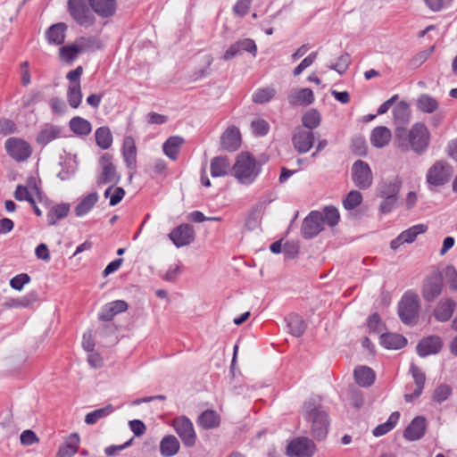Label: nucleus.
<instances>
[{
  "instance_id": "obj_1",
  "label": "nucleus",
  "mask_w": 457,
  "mask_h": 457,
  "mask_svg": "<svg viewBox=\"0 0 457 457\" xmlns=\"http://www.w3.org/2000/svg\"><path fill=\"white\" fill-rule=\"evenodd\" d=\"M429 131L425 124L415 123L407 133L403 127H396L395 131L394 145L402 152L410 148L415 153H423L429 145Z\"/></svg>"
},
{
  "instance_id": "obj_2",
  "label": "nucleus",
  "mask_w": 457,
  "mask_h": 457,
  "mask_svg": "<svg viewBox=\"0 0 457 457\" xmlns=\"http://www.w3.org/2000/svg\"><path fill=\"white\" fill-rule=\"evenodd\" d=\"M235 178L244 185L252 184L260 173V166L249 153H241L233 166Z\"/></svg>"
},
{
  "instance_id": "obj_3",
  "label": "nucleus",
  "mask_w": 457,
  "mask_h": 457,
  "mask_svg": "<svg viewBox=\"0 0 457 457\" xmlns=\"http://www.w3.org/2000/svg\"><path fill=\"white\" fill-rule=\"evenodd\" d=\"M303 408L307 413L308 420L312 423L313 436L318 439L324 438L328 428L327 412L320 406H316L312 401L306 402Z\"/></svg>"
},
{
  "instance_id": "obj_4",
  "label": "nucleus",
  "mask_w": 457,
  "mask_h": 457,
  "mask_svg": "<svg viewBox=\"0 0 457 457\" xmlns=\"http://www.w3.org/2000/svg\"><path fill=\"white\" fill-rule=\"evenodd\" d=\"M420 308L419 295L414 291H407L402 297L398 305V314L404 324H412L416 321Z\"/></svg>"
},
{
  "instance_id": "obj_5",
  "label": "nucleus",
  "mask_w": 457,
  "mask_h": 457,
  "mask_svg": "<svg viewBox=\"0 0 457 457\" xmlns=\"http://www.w3.org/2000/svg\"><path fill=\"white\" fill-rule=\"evenodd\" d=\"M443 289V275L438 270H434L424 278L420 293L424 301L432 303L442 294Z\"/></svg>"
},
{
  "instance_id": "obj_6",
  "label": "nucleus",
  "mask_w": 457,
  "mask_h": 457,
  "mask_svg": "<svg viewBox=\"0 0 457 457\" xmlns=\"http://www.w3.org/2000/svg\"><path fill=\"white\" fill-rule=\"evenodd\" d=\"M172 427L185 446L192 447L195 445L196 434L195 432L193 423L188 418L180 416L174 419L172 421Z\"/></svg>"
},
{
  "instance_id": "obj_7",
  "label": "nucleus",
  "mask_w": 457,
  "mask_h": 457,
  "mask_svg": "<svg viewBox=\"0 0 457 457\" xmlns=\"http://www.w3.org/2000/svg\"><path fill=\"white\" fill-rule=\"evenodd\" d=\"M68 7L71 15L79 25L89 27L94 24L95 17L85 0H69Z\"/></svg>"
},
{
  "instance_id": "obj_8",
  "label": "nucleus",
  "mask_w": 457,
  "mask_h": 457,
  "mask_svg": "<svg viewBox=\"0 0 457 457\" xmlns=\"http://www.w3.org/2000/svg\"><path fill=\"white\" fill-rule=\"evenodd\" d=\"M352 179L360 189L369 188L373 182V175L369 164L361 160L356 161L352 167Z\"/></svg>"
},
{
  "instance_id": "obj_9",
  "label": "nucleus",
  "mask_w": 457,
  "mask_h": 457,
  "mask_svg": "<svg viewBox=\"0 0 457 457\" xmlns=\"http://www.w3.org/2000/svg\"><path fill=\"white\" fill-rule=\"evenodd\" d=\"M452 173L453 170L449 164L438 161L428 170L427 181L432 186H442L449 180Z\"/></svg>"
},
{
  "instance_id": "obj_10",
  "label": "nucleus",
  "mask_w": 457,
  "mask_h": 457,
  "mask_svg": "<svg viewBox=\"0 0 457 457\" xmlns=\"http://www.w3.org/2000/svg\"><path fill=\"white\" fill-rule=\"evenodd\" d=\"M316 450L314 443L307 437H299L289 443L287 453L290 457H311Z\"/></svg>"
},
{
  "instance_id": "obj_11",
  "label": "nucleus",
  "mask_w": 457,
  "mask_h": 457,
  "mask_svg": "<svg viewBox=\"0 0 457 457\" xmlns=\"http://www.w3.org/2000/svg\"><path fill=\"white\" fill-rule=\"evenodd\" d=\"M169 238L178 247L188 245L195 240L194 228L189 224H181L173 228Z\"/></svg>"
},
{
  "instance_id": "obj_12",
  "label": "nucleus",
  "mask_w": 457,
  "mask_h": 457,
  "mask_svg": "<svg viewBox=\"0 0 457 457\" xmlns=\"http://www.w3.org/2000/svg\"><path fill=\"white\" fill-rule=\"evenodd\" d=\"M323 228L321 213L320 212H312L303 220L301 230L304 238H312L323 230Z\"/></svg>"
},
{
  "instance_id": "obj_13",
  "label": "nucleus",
  "mask_w": 457,
  "mask_h": 457,
  "mask_svg": "<svg viewBox=\"0 0 457 457\" xmlns=\"http://www.w3.org/2000/svg\"><path fill=\"white\" fill-rule=\"evenodd\" d=\"M4 147L8 154L18 162L25 161L29 157V145L23 139L10 137L5 141Z\"/></svg>"
},
{
  "instance_id": "obj_14",
  "label": "nucleus",
  "mask_w": 457,
  "mask_h": 457,
  "mask_svg": "<svg viewBox=\"0 0 457 457\" xmlns=\"http://www.w3.org/2000/svg\"><path fill=\"white\" fill-rule=\"evenodd\" d=\"M292 141L295 150L300 154H304L312 147L314 134L311 130L298 127L293 134Z\"/></svg>"
},
{
  "instance_id": "obj_15",
  "label": "nucleus",
  "mask_w": 457,
  "mask_h": 457,
  "mask_svg": "<svg viewBox=\"0 0 457 457\" xmlns=\"http://www.w3.org/2000/svg\"><path fill=\"white\" fill-rule=\"evenodd\" d=\"M101 173L98 177V184L117 183L120 179L116 169L112 162V156L104 154L100 159Z\"/></svg>"
},
{
  "instance_id": "obj_16",
  "label": "nucleus",
  "mask_w": 457,
  "mask_h": 457,
  "mask_svg": "<svg viewBox=\"0 0 457 457\" xmlns=\"http://www.w3.org/2000/svg\"><path fill=\"white\" fill-rule=\"evenodd\" d=\"M242 138L239 129L234 125L228 126L220 137V145L228 152L237 151L241 145Z\"/></svg>"
},
{
  "instance_id": "obj_17",
  "label": "nucleus",
  "mask_w": 457,
  "mask_h": 457,
  "mask_svg": "<svg viewBox=\"0 0 457 457\" xmlns=\"http://www.w3.org/2000/svg\"><path fill=\"white\" fill-rule=\"evenodd\" d=\"M427 430V420L423 416L415 417L403 431V437L408 441L420 439Z\"/></svg>"
},
{
  "instance_id": "obj_18",
  "label": "nucleus",
  "mask_w": 457,
  "mask_h": 457,
  "mask_svg": "<svg viewBox=\"0 0 457 457\" xmlns=\"http://www.w3.org/2000/svg\"><path fill=\"white\" fill-rule=\"evenodd\" d=\"M93 12L105 19L112 17L117 11V0H87Z\"/></svg>"
},
{
  "instance_id": "obj_19",
  "label": "nucleus",
  "mask_w": 457,
  "mask_h": 457,
  "mask_svg": "<svg viewBox=\"0 0 457 457\" xmlns=\"http://www.w3.org/2000/svg\"><path fill=\"white\" fill-rule=\"evenodd\" d=\"M410 371L415 383V388L412 393L404 395L407 403H412L420 397L426 382L425 373L414 363L411 364Z\"/></svg>"
},
{
  "instance_id": "obj_20",
  "label": "nucleus",
  "mask_w": 457,
  "mask_h": 457,
  "mask_svg": "<svg viewBox=\"0 0 457 457\" xmlns=\"http://www.w3.org/2000/svg\"><path fill=\"white\" fill-rule=\"evenodd\" d=\"M291 106H308L314 102V95L310 88L293 89L287 96Z\"/></svg>"
},
{
  "instance_id": "obj_21",
  "label": "nucleus",
  "mask_w": 457,
  "mask_h": 457,
  "mask_svg": "<svg viewBox=\"0 0 457 457\" xmlns=\"http://www.w3.org/2000/svg\"><path fill=\"white\" fill-rule=\"evenodd\" d=\"M442 348V341L437 336L423 338L417 345V353L420 357L437 353Z\"/></svg>"
},
{
  "instance_id": "obj_22",
  "label": "nucleus",
  "mask_w": 457,
  "mask_h": 457,
  "mask_svg": "<svg viewBox=\"0 0 457 457\" xmlns=\"http://www.w3.org/2000/svg\"><path fill=\"white\" fill-rule=\"evenodd\" d=\"M456 308V303L452 298L440 300L434 309L433 315L439 322H445L451 319Z\"/></svg>"
},
{
  "instance_id": "obj_23",
  "label": "nucleus",
  "mask_w": 457,
  "mask_h": 457,
  "mask_svg": "<svg viewBox=\"0 0 457 457\" xmlns=\"http://www.w3.org/2000/svg\"><path fill=\"white\" fill-rule=\"evenodd\" d=\"M80 437L78 433H71L60 445L56 457H73L79 451Z\"/></svg>"
},
{
  "instance_id": "obj_24",
  "label": "nucleus",
  "mask_w": 457,
  "mask_h": 457,
  "mask_svg": "<svg viewBox=\"0 0 457 457\" xmlns=\"http://www.w3.org/2000/svg\"><path fill=\"white\" fill-rule=\"evenodd\" d=\"M40 181H37L35 178H30V206L33 207L35 213L37 216L42 214L41 210L37 206V203L47 205V199L40 187Z\"/></svg>"
},
{
  "instance_id": "obj_25",
  "label": "nucleus",
  "mask_w": 457,
  "mask_h": 457,
  "mask_svg": "<svg viewBox=\"0 0 457 457\" xmlns=\"http://www.w3.org/2000/svg\"><path fill=\"white\" fill-rule=\"evenodd\" d=\"M128 307V303L123 300L111 302L103 307L99 313V320L109 321L112 320L115 315L127 311Z\"/></svg>"
},
{
  "instance_id": "obj_26",
  "label": "nucleus",
  "mask_w": 457,
  "mask_h": 457,
  "mask_svg": "<svg viewBox=\"0 0 457 457\" xmlns=\"http://www.w3.org/2000/svg\"><path fill=\"white\" fill-rule=\"evenodd\" d=\"M122 155L127 166L135 169L137 163V147L132 137L127 136L123 140Z\"/></svg>"
},
{
  "instance_id": "obj_27",
  "label": "nucleus",
  "mask_w": 457,
  "mask_h": 457,
  "mask_svg": "<svg viewBox=\"0 0 457 457\" xmlns=\"http://www.w3.org/2000/svg\"><path fill=\"white\" fill-rule=\"evenodd\" d=\"M391 139V130L385 126L376 127L370 134V143L377 148L386 146Z\"/></svg>"
},
{
  "instance_id": "obj_28",
  "label": "nucleus",
  "mask_w": 457,
  "mask_h": 457,
  "mask_svg": "<svg viewBox=\"0 0 457 457\" xmlns=\"http://www.w3.org/2000/svg\"><path fill=\"white\" fill-rule=\"evenodd\" d=\"M180 448V445L176 436L169 435L164 436L160 442V453L163 457H172L176 455Z\"/></svg>"
},
{
  "instance_id": "obj_29",
  "label": "nucleus",
  "mask_w": 457,
  "mask_h": 457,
  "mask_svg": "<svg viewBox=\"0 0 457 457\" xmlns=\"http://www.w3.org/2000/svg\"><path fill=\"white\" fill-rule=\"evenodd\" d=\"M380 343L386 349L397 350L406 345L407 340L404 337L395 333H385L380 337Z\"/></svg>"
},
{
  "instance_id": "obj_30",
  "label": "nucleus",
  "mask_w": 457,
  "mask_h": 457,
  "mask_svg": "<svg viewBox=\"0 0 457 457\" xmlns=\"http://www.w3.org/2000/svg\"><path fill=\"white\" fill-rule=\"evenodd\" d=\"M183 144L184 138L179 136L169 137L162 145L165 155L173 161L177 160L178 154Z\"/></svg>"
},
{
  "instance_id": "obj_31",
  "label": "nucleus",
  "mask_w": 457,
  "mask_h": 457,
  "mask_svg": "<svg viewBox=\"0 0 457 457\" xmlns=\"http://www.w3.org/2000/svg\"><path fill=\"white\" fill-rule=\"evenodd\" d=\"M220 422V415L213 410H206L197 419L199 427L204 429H212L219 427Z\"/></svg>"
},
{
  "instance_id": "obj_32",
  "label": "nucleus",
  "mask_w": 457,
  "mask_h": 457,
  "mask_svg": "<svg viewBox=\"0 0 457 457\" xmlns=\"http://www.w3.org/2000/svg\"><path fill=\"white\" fill-rule=\"evenodd\" d=\"M354 378L361 386H370L374 383V371L367 366H360L354 370Z\"/></svg>"
},
{
  "instance_id": "obj_33",
  "label": "nucleus",
  "mask_w": 457,
  "mask_h": 457,
  "mask_svg": "<svg viewBox=\"0 0 457 457\" xmlns=\"http://www.w3.org/2000/svg\"><path fill=\"white\" fill-rule=\"evenodd\" d=\"M230 169V162L227 157L217 156L211 160V175L212 177L226 176Z\"/></svg>"
},
{
  "instance_id": "obj_34",
  "label": "nucleus",
  "mask_w": 457,
  "mask_h": 457,
  "mask_svg": "<svg viewBox=\"0 0 457 457\" xmlns=\"http://www.w3.org/2000/svg\"><path fill=\"white\" fill-rule=\"evenodd\" d=\"M66 29L67 26L62 22L51 26L46 32L48 42L54 45L62 44L65 39Z\"/></svg>"
},
{
  "instance_id": "obj_35",
  "label": "nucleus",
  "mask_w": 457,
  "mask_h": 457,
  "mask_svg": "<svg viewBox=\"0 0 457 457\" xmlns=\"http://www.w3.org/2000/svg\"><path fill=\"white\" fill-rule=\"evenodd\" d=\"M69 126L71 130L79 136H87L92 130L91 123L87 120L79 116L73 117L70 120Z\"/></svg>"
},
{
  "instance_id": "obj_36",
  "label": "nucleus",
  "mask_w": 457,
  "mask_h": 457,
  "mask_svg": "<svg viewBox=\"0 0 457 457\" xmlns=\"http://www.w3.org/2000/svg\"><path fill=\"white\" fill-rule=\"evenodd\" d=\"M402 187V180L399 178L383 183L378 189L379 197H393L396 198L400 188Z\"/></svg>"
},
{
  "instance_id": "obj_37",
  "label": "nucleus",
  "mask_w": 457,
  "mask_h": 457,
  "mask_svg": "<svg viewBox=\"0 0 457 457\" xmlns=\"http://www.w3.org/2000/svg\"><path fill=\"white\" fill-rule=\"evenodd\" d=\"M393 116L397 127L405 125L410 120L409 105L405 102H400L394 107Z\"/></svg>"
},
{
  "instance_id": "obj_38",
  "label": "nucleus",
  "mask_w": 457,
  "mask_h": 457,
  "mask_svg": "<svg viewBox=\"0 0 457 457\" xmlns=\"http://www.w3.org/2000/svg\"><path fill=\"white\" fill-rule=\"evenodd\" d=\"M277 95V90L273 87H260L253 94V102L259 104H266L271 101Z\"/></svg>"
},
{
  "instance_id": "obj_39",
  "label": "nucleus",
  "mask_w": 457,
  "mask_h": 457,
  "mask_svg": "<svg viewBox=\"0 0 457 457\" xmlns=\"http://www.w3.org/2000/svg\"><path fill=\"white\" fill-rule=\"evenodd\" d=\"M416 106L422 112L432 113L438 108V102L436 98L424 94L418 97Z\"/></svg>"
},
{
  "instance_id": "obj_40",
  "label": "nucleus",
  "mask_w": 457,
  "mask_h": 457,
  "mask_svg": "<svg viewBox=\"0 0 457 457\" xmlns=\"http://www.w3.org/2000/svg\"><path fill=\"white\" fill-rule=\"evenodd\" d=\"M287 321L289 331L293 336L299 337L304 333L306 325L300 316L291 314L288 316Z\"/></svg>"
},
{
  "instance_id": "obj_41",
  "label": "nucleus",
  "mask_w": 457,
  "mask_h": 457,
  "mask_svg": "<svg viewBox=\"0 0 457 457\" xmlns=\"http://www.w3.org/2000/svg\"><path fill=\"white\" fill-rule=\"evenodd\" d=\"M60 135V129L52 125H46L41 131L38 133L36 140L37 143L42 145H46L49 142L57 138Z\"/></svg>"
},
{
  "instance_id": "obj_42",
  "label": "nucleus",
  "mask_w": 457,
  "mask_h": 457,
  "mask_svg": "<svg viewBox=\"0 0 457 457\" xmlns=\"http://www.w3.org/2000/svg\"><path fill=\"white\" fill-rule=\"evenodd\" d=\"M67 101L71 108L77 109L82 101L80 83L70 84L67 89Z\"/></svg>"
},
{
  "instance_id": "obj_43",
  "label": "nucleus",
  "mask_w": 457,
  "mask_h": 457,
  "mask_svg": "<svg viewBox=\"0 0 457 457\" xmlns=\"http://www.w3.org/2000/svg\"><path fill=\"white\" fill-rule=\"evenodd\" d=\"M96 145L102 149H108L112 144V136L108 127H100L95 133Z\"/></svg>"
},
{
  "instance_id": "obj_44",
  "label": "nucleus",
  "mask_w": 457,
  "mask_h": 457,
  "mask_svg": "<svg viewBox=\"0 0 457 457\" xmlns=\"http://www.w3.org/2000/svg\"><path fill=\"white\" fill-rule=\"evenodd\" d=\"M114 411V407L108 404L104 408L95 410L85 416V422L87 425L96 424L98 420L111 415Z\"/></svg>"
},
{
  "instance_id": "obj_45",
  "label": "nucleus",
  "mask_w": 457,
  "mask_h": 457,
  "mask_svg": "<svg viewBox=\"0 0 457 457\" xmlns=\"http://www.w3.org/2000/svg\"><path fill=\"white\" fill-rule=\"evenodd\" d=\"M97 200L96 193H91L85 196L75 208L76 215L79 217L86 215L96 204Z\"/></svg>"
},
{
  "instance_id": "obj_46",
  "label": "nucleus",
  "mask_w": 457,
  "mask_h": 457,
  "mask_svg": "<svg viewBox=\"0 0 457 457\" xmlns=\"http://www.w3.org/2000/svg\"><path fill=\"white\" fill-rule=\"evenodd\" d=\"M399 417L400 413L398 411L393 412L385 423H382L374 428L372 432L373 435L375 436H381L391 431L397 424Z\"/></svg>"
},
{
  "instance_id": "obj_47",
  "label": "nucleus",
  "mask_w": 457,
  "mask_h": 457,
  "mask_svg": "<svg viewBox=\"0 0 457 457\" xmlns=\"http://www.w3.org/2000/svg\"><path fill=\"white\" fill-rule=\"evenodd\" d=\"M75 42L80 54L95 49H99L102 46L101 41L96 37H82L78 38Z\"/></svg>"
},
{
  "instance_id": "obj_48",
  "label": "nucleus",
  "mask_w": 457,
  "mask_h": 457,
  "mask_svg": "<svg viewBox=\"0 0 457 457\" xmlns=\"http://www.w3.org/2000/svg\"><path fill=\"white\" fill-rule=\"evenodd\" d=\"M69 211L70 205L68 204H61L52 207L47 214L49 224L54 225L58 220L66 217Z\"/></svg>"
},
{
  "instance_id": "obj_49",
  "label": "nucleus",
  "mask_w": 457,
  "mask_h": 457,
  "mask_svg": "<svg viewBox=\"0 0 457 457\" xmlns=\"http://www.w3.org/2000/svg\"><path fill=\"white\" fill-rule=\"evenodd\" d=\"M321 121L320 112L316 109H310L302 117V122L304 128L309 130L317 128Z\"/></svg>"
},
{
  "instance_id": "obj_50",
  "label": "nucleus",
  "mask_w": 457,
  "mask_h": 457,
  "mask_svg": "<svg viewBox=\"0 0 457 457\" xmlns=\"http://www.w3.org/2000/svg\"><path fill=\"white\" fill-rule=\"evenodd\" d=\"M428 227L424 224L414 225L410 228L403 231L400 234V239H403V241L407 244L412 243L415 241L418 235L425 233Z\"/></svg>"
},
{
  "instance_id": "obj_51",
  "label": "nucleus",
  "mask_w": 457,
  "mask_h": 457,
  "mask_svg": "<svg viewBox=\"0 0 457 457\" xmlns=\"http://www.w3.org/2000/svg\"><path fill=\"white\" fill-rule=\"evenodd\" d=\"M59 54L62 61L71 63L77 58L80 52L79 51L76 42H74L73 44L61 47Z\"/></svg>"
},
{
  "instance_id": "obj_52",
  "label": "nucleus",
  "mask_w": 457,
  "mask_h": 457,
  "mask_svg": "<svg viewBox=\"0 0 457 457\" xmlns=\"http://www.w3.org/2000/svg\"><path fill=\"white\" fill-rule=\"evenodd\" d=\"M321 213L322 224H328L330 227L337 225L339 221V212L335 207H326Z\"/></svg>"
},
{
  "instance_id": "obj_53",
  "label": "nucleus",
  "mask_w": 457,
  "mask_h": 457,
  "mask_svg": "<svg viewBox=\"0 0 457 457\" xmlns=\"http://www.w3.org/2000/svg\"><path fill=\"white\" fill-rule=\"evenodd\" d=\"M362 195L357 190H352L348 193L345 200L343 201L344 207L346 210H353L361 204Z\"/></svg>"
},
{
  "instance_id": "obj_54",
  "label": "nucleus",
  "mask_w": 457,
  "mask_h": 457,
  "mask_svg": "<svg viewBox=\"0 0 457 457\" xmlns=\"http://www.w3.org/2000/svg\"><path fill=\"white\" fill-rule=\"evenodd\" d=\"M125 195V190L122 187H109L104 192V197H110V205L118 204Z\"/></svg>"
},
{
  "instance_id": "obj_55",
  "label": "nucleus",
  "mask_w": 457,
  "mask_h": 457,
  "mask_svg": "<svg viewBox=\"0 0 457 457\" xmlns=\"http://www.w3.org/2000/svg\"><path fill=\"white\" fill-rule=\"evenodd\" d=\"M235 45H236V46H237V48H239L240 54L243 52H248V53L252 54L253 56L256 55L257 46L253 39L245 38V39L237 41L235 43Z\"/></svg>"
},
{
  "instance_id": "obj_56",
  "label": "nucleus",
  "mask_w": 457,
  "mask_h": 457,
  "mask_svg": "<svg viewBox=\"0 0 457 457\" xmlns=\"http://www.w3.org/2000/svg\"><path fill=\"white\" fill-rule=\"evenodd\" d=\"M452 389L448 385L442 384L438 386L433 394V400L437 403L445 401L451 395Z\"/></svg>"
},
{
  "instance_id": "obj_57",
  "label": "nucleus",
  "mask_w": 457,
  "mask_h": 457,
  "mask_svg": "<svg viewBox=\"0 0 457 457\" xmlns=\"http://www.w3.org/2000/svg\"><path fill=\"white\" fill-rule=\"evenodd\" d=\"M318 54L313 52L306 56L293 71L294 76H299L306 68L311 66L317 59Z\"/></svg>"
},
{
  "instance_id": "obj_58",
  "label": "nucleus",
  "mask_w": 457,
  "mask_h": 457,
  "mask_svg": "<svg viewBox=\"0 0 457 457\" xmlns=\"http://www.w3.org/2000/svg\"><path fill=\"white\" fill-rule=\"evenodd\" d=\"M445 279L449 285L450 289L457 290V270L452 266L448 265L444 271Z\"/></svg>"
},
{
  "instance_id": "obj_59",
  "label": "nucleus",
  "mask_w": 457,
  "mask_h": 457,
  "mask_svg": "<svg viewBox=\"0 0 457 457\" xmlns=\"http://www.w3.org/2000/svg\"><path fill=\"white\" fill-rule=\"evenodd\" d=\"M349 64L350 56L347 54H345L341 55L335 64L330 65L329 69L336 71L339 74H343L348 69Z\"/></svg>"
},
{
  "instance_id": "obj_60",
  "label": "nucleus",
  "mask_w": 457,
  "mask_h": 457,
  "mask_svg": "<svg viewBox=\"0 0 457 457\" xmlns=\"http://www.w3.org/2000/svg\"><path fill=\"white\" fill-rule=\"evenodd\" d=\"M251 127L253 134L257 136H264L269 131V124L262 119H257L252 121Z\"/></svg>"
},
{
  "instance_id": "obj_61",
  "label": "nucleus",
  "mask_w": 457,
  "mask_h": 457,
  "mask_svg": "<svg viewBox=\"0 0 457 457\" xmlns=\"http://www.w3.org/2000/svg\"><path fill=\"white\" fill-rule=\"evenodd\" d=\"M27 283H29V276L25 273L19 274L10 280L11 287L17 291H21Z\"/></svg>"
},
{
  "instance_id": "obj_62",
  "label": "nucleus",
  "mask_w": 457,
  "mask_h": 457,
  "mask_svg": "<svg viewBox=\"0 0 457 457\" xmlns=\"http://www.w3.org/2000/svg\"><path fill=\"white\" fill-rule=\"evenodd\" d=\"M15 132H17V126L12 120L8 119H0L1 135L7 136Z\"/></svg>"
},
{
  "instance_id": "obj_63",
  "label": "nucleus",
  "mask_w": 457,
  "mask_h": 457,
  "mask_svg": "<svg viewBox=\"0 0 457 457\" xmlns=\"http://www.w3.org/2000/svg\"><path fill=\"white\" fill-rule=\"evenodd\" d=\"M283 253L287 258H295L299 253V245L295 242H286L283 245Z\"/></svg>"
},
{
  "instance_id": "obj_64",
  "label": "nucleus",
  "mask_w": 457,
  "mask_h": 457,
  "mask_svg": "<svg viewBox=\"0 0 457 457\" xmlns=\"http://www.w3.org/2000/svg\"><path fill=\"white\" fill-rule=\"evenodd\" d=\"M250 5V0H238L233 8V11L237 15L245 16L248 12Z\"/></svg>"
}]
</instances>
